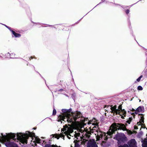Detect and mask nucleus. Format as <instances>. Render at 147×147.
Listing matches in <instances>:
<instances>
[{
  "label": "nucleus",
  "mask_w": 147,
  "mask_h": 147,
  "mask_svg": "<svg viewBox=\"0 0 147 147\" xmlns=\"http://www.w3.org/2000/svg\"><path fill=\"white\" fill-rule=\"evenodd\" d=\"M118 147H129L127 145H124L123 146H119Z\"/></svg>",
  "instance_id": "5701e85b"
},
{
  "label": "nucleus",
  "mask_w": 147,
  "mask_h": 147,
  "mask_svg": "<svg viewBox=\"0 0 147 147\" xmlns=\"http://www.w3.org/2000/svg\"><path fill=\"white\" fill-rule=\"evenodd\" d=\"M125 12L127 14H128L129 13V9H126V10L125 11Z\"/></svg>",
  "instance_id": "4be33fe9"
},
{
  "label": "nucleus",
  "mask_w": 147,
  "mask_h": 147,
  "mask_svg": "<svg viewBox=\"0 0 147 147\" xmlns=\"http://www.w3.org/2000/svg\"><path fill=\"white\" fill-rule=\"evenodd\" d=\"M126 113V111L124 109H122V106L120 105L118 107V112L117 113V114H118L120 115H121V117L122 118H124V115Z\"/></svg>",
  "instance_id": "423d86ee"
},
{
  "label": "nucleus",
  "mask_w": 147,
  "mask_h": 147,
  "mask_svg": "<svg viewBox=\"0 0 147 147\" xmlns=\"http://www.w3.org/2000/svg\"><path fill=\"white\" fill-rule=\"evenodd\" d=\"M116 138L117 139H120V140L121 139V136L119 135H117L116 136Z\"/></svg>",
  "instance_id": "f3484780"
},
{
  "label": "nucleus",
  "mask_w": 147,
  "mask_h": 147,
  "mask_svg": "<svg viewBox=\"0 0 147 147\" xmlns=\"http://www.w3.org/2000/svg\"><path fill=\"white\" fill-rule=\"evenodd\" d=\"M5 26H6V27L7 28H8L9 27L8 26H6V25Z\"/></svg>",
  "instance_id": "bb28decb"
},
{
  "label": "nucleus",
  "mask_w": 147,
  "mask_h": 147,
  "mask_svg": "<svg viewBox=\"0 0 147 147\" xmlns=\"http://www.w3.org/2000/svg\"><path fill=\"white\" fill-rule=\"evenodd\" d=\"M34 139V140L36 143H39L40 140L38 138L34 137L33 138L32 140H33Z\"/></svg>",
  "instance_id": "4468645a"
},
{
  "label": "nucleus",
  "mask_w": 147,
  "mask_h": 147,
  "mask_svg": "<svg viewBox=\"0 0 147 147\" xmlns=\"http://www.w3.org/2000/svg\"><path fill=\"white\" fill-rule=\"evenodd\" d=\"M29 59V60H31V59H36V58L35 56H31L30 57H28Z\"/></svg>",
  "instance_id": "a211bd4d"
},
{
  "label": "nucleus",
  "mask_w": 147,
  "mask_h": 147,
  "mask_svg": "<svg viewBox=\"0 0 147 147\" xmlns=\"http://www.w3.org/2000/svg\"><path fill=\"white\" fill-rule=\"evenodd\" d=\"M55 147H58L57 146H55Z\"/></svg>",
  "instance_id": "c85d7f7f"
},
{
  "label": "nucleus",
  "mask_w": 147,
  "mask_h": 147,
  "mask_svg": "<svg viewBox=\"0 0 147 147\" xmlns=\"http://www.w3.org/2000/svg\"><path fill=\"white\" fill-rule=\"evenodd\" d=\"M88 124H91V123L90 122H88Z\"/></svg>",
  "instance_id": "a878e982"
},
{
  "label": "nucleus",
  "mask_w": 147,
  "mask_h": 147,
  "mask_svg": "<svg viewBox=\"0 0 147 147\" xmlns=\"http://www.w3.org/2000/svg\"><path fill=\"white\" fill-rule=\"evenodd\" d=\"M53 137H55V138H57V139H59L60 137H61L63 139H64V136L63 134H55V135H54Z\"/></svg>",
  "instance_id": "9b49d317"
},
{
  "label": "nucleus",
  "mask_w": 147,
  "mask_h": 147,
  "mask_svg": "<svg viewBox=\"0 0 147 147\" xmlns=\"http://www.w3.org/2000/svg\"><path fill=\"white\" fill-rule=\"evenodd\" d=\"M122 135L123 136H125V135L124 134H122Z\"/></svg>",
  "instance_id": "cd10ccee"
},
{
  "label": "nucleus",
  "mask_w": 147,
  "mask_h": 147,
  "mask_svg": "<svg viewBox=\"0 0 147 147\" xmlns=\"http://www.w3.org/2000/svg\"><path fill=\"white\" fill-rule=\"evenodd\" d=\"M142 77V75L139 78H138L136 80L138 82H139L140 80L141 79Z\"/></svg>",
  "instance_id": "6ab92c4d"
},
{
  "label": "nucleus",
  "mask_w": 147,
  "mask_h": 147,
  "mask_svg": "<svg viewBox=\"0 0 147 147\" xmlns=\"http://www.w3.org/2000/svg\"><path fill=\"white\" fill-rule=\"evenodd\" d=\"M87 147H98V146L96 144H94L88 145Z\"/></svg>",
  "instance_id": "dca6fc26"
},
{
  "label": "nucleus",
  "mask_w": 147,
  "mask_h": 147,
  "mask_svg": "<svg viewBox=\"0 0 147 147\" xmlns=\"http://www.w3.org/2000/svg\"><path fill=\"white\" fill-rule=\"evenodd\" d=\"M129 147H137L136 146V142L134 139H132L130 140L129 143Z\"/></svg>",
  "instance_id": "6e6552de"
},
{
  "label": "nucleus",
  "mask_w": 147,
  "mask_h": 147,
  "mask_svg": "<svg viewBox=\"0 0 147 147\" xmlns=\"http://www.w3.org/2000/svg\"><path fill=\"white\" fill-rule=\"evenodd\" d=\"M141 119L140 120V122L138 123V124L139 125H142L144 123V119L143 117H142L141 118Z\"/></svg>",
  "instance_id": "2eb2a0df"
},
{
  "label": "nucleus",
  "mask_w": 147,
  "mask_h": 147,
  "mask_svg": "<svg viewBox=\"0 0 147 147\" xmlns=\"http://www.w3.org/2000/svg\"><path fill=\"white\" fill-rule=\"evenodd\" d=\"M85 133V135L86 137L89 138L90 136V135L94 136H95L96 138V141L100 140L101 138L102 139L103 138L105 140H107L108 139L107 136L106 135V134L104 132L100 131L97 130L96 128L93 127V129H91L90 132L88 131H84L83 134H84V133Z\"/></svg>",
  "instance_id": "f257e3e1"
},
{
  "label": "nucleus",
  "mask_w": 147,
  "mask_h": 147,
  "mask_svg": "<svg viewBox=\"0 0 147 147\" xmlns=\"http://www.w3.org/2000/svg\"><path fill=\"white\" fill-rule=\"evenodd\" d=\"M56 113V111L55 109H54L53 110V114L54 115H55Z\"/></svg>",
  "instance_id": "b1692460"
},
{
  "label": "nucleus",
  "mask_w": 147,
  "mask_h": 147,
  "mask_svg": "<svg viewBox=\"0 0 147 147\" xmlns=\"http://www.w3.org/2000/svg\"><path fill=\"white\" fill-rule=\"evenodd\" d=\"M108 107H110L112 113H115L116 114H117V113L118 112V108L117 109H116L117 107L116 105L114 106H112L109 107L108 106Z\"/></svg>",
  "instance_id": "1a4fd4ad"
},
{
  "label": "nucleus",
  "mask_w": 147,
  "mask_h": 147,
  "mask_svg": "<svg viewBox=\"0 0 147 147\" xmlns=\"http://www.w3.org/2000/svg\"><path fill=\"white\" fill-rule=\"evenodd\" d=\"M15 134L13 133L8 134L6 136H4L1 135L0 136V141L3 142L4 141H8L9 138H13L14 137Z\"/></svg>",
  "instance_id": "39448f33"
},
{
  "label": "nucleus",
  "mask_w": 147,
  "mask_h": 147,
  "mask_svg": "<svg viewBox=\"0 0 147 147\" xmlns=\"http://www.w3.org/2000/svg\"><path fill=\"white\" fill-rule=\"evenodd\" d=\"M75 125V127H74L70 125H69V127L65 125L62 129V133H64L67 135V138L70 139V136H71L70 134L73 132V129H77L82 128L84 125V122H82L81 123H77Z\"/></svg>",
  "instance_id": "f03ea898"
},
{
  "label": "nucleus",
  "mask_w": 147,
  "mask_h": 147,
  "mask_svg": "<svg viewBox=\"0 0 147 147\" xmlns=\"http://www.w3.org/2000/svg\"><path fill=\"white\" fill-rule=\"evenodd\" d=\"M12 33L15 37L19 38L21 36L20 34L16 33L14 31H12Z\"/></svg>",
  "instance_id": "9d476101"
},
{
  "label": "nucleus",
  "mask_w": 147,
  "mask_h": 147,
  "mask_svg": "<svg viewBox=\"0 0 147 147\" xmlns=\"http://www.w3.org/2000/svg\"><path fill=\"white\" fill-rule=\"evenodd\" d=\"M8 29L10 30V31L12 32V31H13L11 29V27H9Z\"/></svg>",
  "instance_id": "393cba45"
},
{
  "label": "nucleus",
  "mask_w": 147,
  "mask_h": 147,
  "mask_svg": "<svg viewBox=\"0 0 147 147\" xmlns=\"http://www.w3.org/2000/svg\"><path fill=\"white\" fill-rule=\"evenodd\" d=\"M138 90H142V87L141 86H139L138 87Z\"/></svg>",
  "instance_id": "aec40b11"
},
{
  "label": "nucleus",
  "mask_w": 147,
  "mask_h": 147,
  "mask_svg": "<svg viewBox=\"0 0 147 147\" xmlns=\"http://www.w3.org/2000/svg\"><path fill=\"white\" fill-rule=\"evenodd\" d=\"M142 109L141 107H138L136 110L135 112L136 113H139L141 112L142 111Z\"/></svg>",
  "instance_id": "f8f14e48"
},
{
  "label": "nucleus",
  "mask_w": 147,
  "mask_h": 147,
  "mask_svg": "<svg viewBox=\"0 0 147 147\" xmlns=\"http://www.w3.org/2000/svg\"><path fill=\"white\" fill-rule=\"evenodd\" d=\"M127 131V133L129 134H132V132L130 130H126Z\"/></svg>",
  "instance_id": "412c9836"
},
{
  "label": "nucleus",
  "mask_w": 147,
  "mask_h": 147,
  "mask_svg": "<svg viewBox=\"0 0 147 147\" xmlns=\"http://www.w3.org/2000/svg\"><path fill=\"white\" fill-rule=\"evenodd\" d=\"M146 140L145 139V140L142 141V146L143 147H147V142L146 141Z\"/></svg>",
  "instance_id": "ddd939ff"
},
{
  "label": "nucleus",
  "mask_w": 147,
  "mask_h": 147,
  "mask_svg": "<svg viewBox=\"0 0 147 147\" xmlns=\"http://www.w3.org/2000/svg\"><path fill=\"white\" fill-rule=\"evenodd\" d=\"M117 129H122L123 131L127 130L125 126L123 124L113 123L110 127L107 134L109 136H111Z\"/></svg>",
  "instance_id": "7ed1b4c3"
},
{
  "label": "nucleus",
  "mask_w": 147,
  "mask_h": 147,
  "mask_svg": "<svg viewBox=\"0 0 147 147\" xmlns=\"http://www.w3.org/2000/svg\"><path fill=\"white\" fill-rule=\"evenodd\" d=\"M69 116L70 115L68 114H67L65 115H64L63 116H60V117L61 120L64 121V119H65V118L67 119V121L68 122H71L72 121L70 119H69Z\"/></svg>",
  "instance_id": "0eeeda50"
},
{
  "label": "nucleus",
  "mask_w": 147,
  "mask_h": 147,
  "mask_svg": "<svg viewBox=\"0 0 147 147\" xmlns=\"http://www.w3.org/2000/svg\"><path fill=\"white\" fill-rule=\"evenodd\" d=\"M17 137L18 139L20 140L22 143H26L27 139L28 136L32 137L34 136V134L29 132L26 133V134H23L22 133L17 134Z\"/></svg>",
  "instance_id": "20e7f679"
}]
</instances>
